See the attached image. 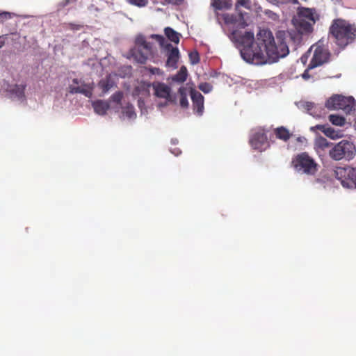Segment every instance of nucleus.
Wrapping results in <instances>:
<instances>
[{
    "instance_id": "1",
    "label": "nucleus",
    "mask_w": 356,
    "mask_h": 356,
    "mask_svg": "<svg viewBox=\"0 0 356 356\" xmlns=\"http://www.w3.org/2000/svg\"><path fill=\"white\" fill-rule=\"evenodd\" d=\"M285 32L278 31L276 38L268 29H261L254 38V33L245 31L243 34L237 30L231 33V38L242 48L241 55L243 60L254 65L277 62L288 55L289 50L285 42Z\"/></svg>"
},
{
    "instance_id": "2",
    "label": "nucleus",
    "mask_w": 356,
    "mask_h": 356,
    "mask_svg": "<svg viewBox=\"0 0 356 356\" xmlns=\"http://www.w3.org/2000/svg\"><path fill=\"white\" fill-rule=\"evenodd\" d=\"M329 33L335 44L341 49L356 40V26L342 19L333 20Z\"/></svg>"
},
{
    "instance_id": "3",
    "label": "nucleus",
    "mask_w": 356,
    "mask_h": 356,
    "mask_svg": "<svg viewBox=\"0 0 356 356\" xmlns=\"http://www.w3.org/2000/svg\"><path fill=\"white\" fill-rule=\"evenodd\" d=\"M318 19V15L314 9L301 8L293 18L292 22L297 31L303 35L313 31V26Z\"/></svg>"
},
{
    "instance_id": "4",
    "label": "nucleus",
    "mask_w": 356,
    "mask_h": 356,
    "mask_svg": "<svg viewBox=\"0 0 356 356\" xmlns=\"http://www.w3.org/2000/svg\"><path fill=\"white\" fill-rule=\"evenodd\" d=\"M356 155L355 145L347 140H342L330 150L329 156L334 161L346 159L350 161Z\"/></svg>"
},
{
    "instance_id": "5",
    "label": "nucleus",
    "mask_w": 356,
    "mask_h": 356,
    "mask_svg": "<svg viewBox=\"0 0 356 356\" xmlns=\"http://www.w3.org/2000/svg\"><path fill=\"white\" fill-rule=\"evenodd\" d=\"M152 44L147 42L145 36L138 35L135 39V46L131 50V54L137 63L144 64L152 54Z\"/></svg>"
},
{
    "instance_id": "6",
    "label": "nucleus",
    "mask_w": 356,
    "mask_h": 356,
    "mask_svg": "<svg viewBox=\"0 0 356 356\" xmlns=\"http://www.w3.org/2000/svg\"><path fill=\"white\" fill-rule=\"evenodd\" d=\"M292 165L298 172L314 175L318 170L317 163L307 152L297 154L292 159Z\"/></svg>"
},
{
    "instance_id": "7",
    "label": "nucleus",
    "mask_w": 356,
    "mask_h": 356,
    "mask_svg": "<svg viewBox=\"0 0 356 356\" xmlns=\"http://www.w3.org/2000/svg\"><path fill=\"white\" fill-rule=\"evenodd\" d=\"M334 176L343 188L356 189V166L337 167L334 170Z\"/></svg>"
},
{
    "instance_id": "8",
    "label": "nucleus",
    "mask_w": 356,
    "mask_h": 356,
    "mask_svg": "<svg viewBox=\"0 0 356 356\" xmlns=\"http://www.w3.org/2000/svg\"><path fill=\"white\" fill-rule=\"evenodd\" d=\"M355 101L353 97H345L341 95H334L325 102V106L329 110H343L349 113L355 109Z\"/></svg>"
},
{
    "instance_id": "9",
    "label": "nucleus",
    "mask_w": 356,
    "mask_h": 356,
    "mask_svg": "<svg viewBox=\"0 0 356 356\" xmlns=\"http://www.w3.org/2000/svg\"><path fill=\"white\" fill-rule=\"evenodd\" d=\"M152 38H155L161 47H165V48L168 51L166 66L174 69L177 68V62L179 58V51L178 48L173 47L172 44L169 43L165 44V40L163 35L153 34L152 35Z\"/></svg>"
},
{
    "instance_id": "10",
    "label": "nucleus",
    "mask_w": 356,
    "mask_h": 356,
    "mask_svg": "<svg viewBox=\"0 0 356 356\" xmlns=\"http://www.w3.org/2000/svg\"><path fill=\"white\" fill-rule=\"evenodd\" d=\"M330 57L328 50L323 46H316L313 57L309 65V68L316 67L327 62Z\"/></svg>"
},
{
    "instance_id": "11",
    "label": "nucleus",
    "mask_w": 356,
    "mask_h": 356,
    "mask_svg": "<svg viewBox=\"0 0 356 356\" xmlns=\"http://www.w3.org/2000/svg\"><path fill=\"white\" fill-rule=\"evenodd\" d=\"M68 90L71 94L80 93L87 97H90L92 95L93 88L90 84L84 83L78 79H74L72 84L69 86Z\"/></svg>"
},
{
    "instance_id": "12",
    "label": "nucleus",
    "mask_w": 356,
    "mask_h": 356,
    "mask_svg": "<svg viewBox=\"0 0 356 356\" xmlns=\"http://www.w3.org/2000/svg\"><path fill=\"white\" fill-rule=\"evenodd\" d=\"M267 136L264 130L259 129L252 135L250 139V143L254 149H260L267 142Z\"/></svg>"
},
{
    "instance_id": "13",
    "label": "nucleus",
    "mask_w": 356,
    "mask_h": 356,
    "mask_svg": "<svg viewBox=\"0 0 356 356\" xmlns=\"http://www.w3.org/2000/svg\"><path fill=\"white\" fill-rule=\"evenodd\" d=\"M152 88L157 97L170 101L171 89L168 86L164 83L154 82L152 83Z\"/></svg>"
},
{
    "instance_id": "14",
    "label": "nucleus",
    "mask_w": 356,
    "mask_h": 356,
    "mask_svg": "<svg viewBox=\"0 0 356 356\" xmlns=\"http://www.w3.org/2000/svg\"><path fill=\"white\" fill-rule=\"evenodd\" d=\"M191 96L194 110H195L199 115H202L204 110L203 95L195 90H191Z\"/></svg>"
},
{
    "instance_id": "15",
    "label": "nucleus",
    "mask_w": 356,
    "mask_h": 356,
    "mask_svg": "<svg viewBox=\"0 0 356 356\" xmlns=\"http://www.w3.org/2000/svg\"><path fill=\"white\" fill-rule=\"evenodd\" d=\"M222 18L226 24H232L242 28L245 26L244 19L241 15L225 14Z\"/></svg>"
},
{
    "instance_id": "16",
    "label": "nucleus",
    "mask_w": 356,
    "mask_h": 356,
    "mask_svg": "<svg viewBox=\"0 0 356 356\" xmlns=\"http://www.w3.org/2000/svg\"><path fill=\"white\" fill-rule=\"evenodd\" d=\"M211 5L216 10H229L232 0H211Z\"/></svg>"
},
{
    "instance_id": "17",
    "label": "nucleus",
    "mask_w": 356,
    "mask_h": 356,
    "mask_svg": "<svg viewBox=\"0 0 356 356\" xmlns=\"http://www.w3.org/2000/svg\"><path fill=\"white\" fill-rule=\"evenodd\" d=\"M115 86V82L111 75L106 76L99 81L98 86L104 94L108 92Z\"/></svg>"
},
{
    "instance_id": "18",
    "label": "nucleus",
    "mask_w": 356,
    "mask_h": 356,
    "mask_svg": "<svg viewBox=\"0 0 356 356\" xmlns=\"http://www.w3.org/2000/svg\"><path fill=\"white\" fill-rule=\"evenodd\" d=\"M92 106L95 112L102 115H105L110 107L109 104L103 100H97L93 102Z\"/></svg>"
},
{
    "instance_id": "19",
    "label": "nucleus",
    "mask_w": 356,
    "mask_h": 356,
    "mask_svg": "<svg viewBox=\"0 0 356 356\" xmlns=\"http://www.w3.org/2000/svg\"><path fill=\"white\" fill-rule=\"evenodd\" d=\"M323 133L328 138L336 140L338 138H341L343 136V134L340 130H335L334 128L331 127H328L327 125L325 130H323Z\"/></svg>"
},
{
    "instance_id": "20",
    "label": "nucleus",
    "mask_w": 356,
    "mask_h": 356,
    "mask_svg": "<svg viewBox=\"0 0 356 356\" xmlns=\"http://www.w3.org/2000/svg\"><path fill=\"white\" fill-rule=\"evenodd\" d=\"M164 33L166 37L168 38V40H170L171 42H173L176 44H178L179 42L181 34L175 31L172 28H165Z\"/></svg>"
},
{
    "instance_id": "21",
    "label": "nucleus",
    "mask_w": 356,
    "mask_h": 356,
    "mask_svg": "<svg viewBox=\"0 0 356 356\" xmlns=\"http://www.w3.org/2000/svg\"><path fill=\"white\" fill-rule=\"evenodd\" d=\"M276 137L284 141H287L291 136L289 131L284 127H280L275 130Z\"/></svg>"
},
{
    "instance_id": "22",
    "label": "nucleus",
    "mask_w": 356,
    "mask_h": 356,
    "mask_svg": "<svg viewBox=\"0 0 356 356\" xmlns=\"http://www.w3.org/2000/svg\"><path fill=\"white\" fill-rule=\"evenodd\" d=\"M302 106L312 116L315 118H320L321 115L317 113L318 110L317 105L312 102H304Z\"/></svg>"
},
{
    "instance_id": "23",
    "label": "nucleus",
    "mask_w": 356,
    "mask_h": 356,
    "mask_svg": "<svg viewBox=\"0 0 356 356\" xmlns=\"http://www.w3.org/2000/svg\"><path fill=\"white\" fill-rule=\"evenodd\" d=\"M26 88V85L24 84H15L12 88L10 89V92L13 95H15L19 99H22L25 97L24 90Z\"/></svg>"
},
{
    "instance_id": "24",
    "label": "nucleus",
    "mask_w": 356,
    "mask_h": 356,
    "mask_svg": "<svg viewBox=\"0 0 356 356\" xmlns=\"http://www.w3.org/2000/svg\"><path fill=\"white\" fill-rule=\"evenodd\" d=\"M187 76V69L185 66H182L178 72L172 77V80L178 83H184L186 80Z\"/></svg>"
},
{
    "instance_id": "25",
    "label": "nucleus",
    "mask_w": 356,
    "mask_h": 356,
    "mask_svg": "<svg viewBox=\"0 0 356 356\" xmlns=\"http://www.w3.org/2000/svg\"><path fill=\"white\" fill-rule=\"evenodd\" d=\"M186 92L187 89L184 87H181L179 89V94L180 95L179 104L182 108H187L188 106Z\"/></svg>"
},
{
    "instance_id": "26",
    "label": "nucleus",
    "mask_w": 356,
    "mask_h": 356,
    "mask_svg": "<svg viewBox=\"0 0 356 356\" xmlns=\"http://www.w3.org/2000/svg\"><path fill=\"white\" fill-rule=\"evenodd\" d=\"M329 120L332 124L336 126H343L346 123V120L343 117L334 114L329 115Z\"/></svg>"
},
{
    "instance_id": "27",
    "label": "nucleus",
    "mask_w": 356,
    "mask_h": 356,
    "mask_svg": "<svg viewBox=\"0 0 356 356\" xmlns=\"http://www.w3.org/2000/svg\"><path fill=\"white\" fill-rule=\"evenodd\" d=\"M331 145L332 143L323 136L317 138L315 142V145L322 150L329 147Z\"/></svg>"
},
{
    "instance_id": "28",
    "label": "nucleus",
    "mask_w": 356,
    "mask_h": 356,
    "mask_svg": "<svg viewBox=\"0 0 356 356\" xmlns=\"http://www.w3.org/2000/svg\"><path fill=\"white\" fill-rule=\"evenodd\" d=\"M122 114L129 119L134 118L136 115L132 105H127L124 107L122 108Z\"/></svg>"
},
{
    "instance_id": "29",
    "label": "nucleus",
    "mask_w": 356,
    "mask_h": 356,
    "mask_svg": "<svg viewBox=\"0 0 356 356\" xmlns=\"http://www.w3.org/2000/svg\"><path fill=\"white\" fill-rule=\"evenodd\" d=\"M184 0H161L163 5L181 6L184 3Z\"/></svg>"
},
{
    "instance_id": "30",
    "label": "nucleus",
    "mask_w": 356,
    "mask_h": 356,
    "mask_svg": "<svg viewBox=\"0 0 356 356\" xmlns=\"http://www.w3.org/2000/svg\"><path fill=\"white\" fill-rule=\"evenodd\" d=\"M189 58L192 64H197L200 62V56L197 51H193L189 54Z\"/></svg>"
},
{
    "instance_id": "31",
    "label": "nucleus",
    "mask_w": 356,
    "mask_h": 356,
    "mask_svg": "<svg viewBox=\"0 0 356 356\" xmlns=\"http://www.w3.org/2000/svg\"><path fill=\"white\" fill-rule=\"evenodd\" d=\"M13 14L9 12L0 11V23H3L5 21L12 18Z\"/></svg>"
},
{
    "instance_id": "32",
    "label": "nucleus",
    "mask_w": 356,
    "mask_h": 356,
    "mask_svg": "<svg viewBox=\"0 0 356 356\" xmlns=\"http://www.w3.org/2000/svg\"><path fill=\"white\" fill-rule=\"evenodd\" d=\"M128 1L129 3L138 7H144L148 3V0H128Z\"/></svg>"
},
{
    "instance_id": "33",
    "label": "nucleus",
    "mask_w": 356,
    "mask_h": 356,
    "mask_svg": "<svg viewBox=\"0 0 356 356\" xmlns=\"http://www.w3.org/2000/svg\"><path fill=\"white\" fill-rule=\"evenodd\" d=\"M122 97H123L122 92H117L111 95V99L113 102L120 104L122 101Z\"/></svg>"
},
{
    "instance_id": "34",
    "label": "nucleus",
    "mask_w": 356,
    "mask_h": 356,
    "mask_svg": "<svg viewBox=\"0 0 356 356\" xmlns=\"http://www.w3.org/2000/svg\"><path fill=\"white\" fill-rule=\"evenodd\" d=\"M199 88L204 93H208L211 90L212 86L208 83H203L199 86Z\"/></svg>"
},
{
    "instance_id": "35",
    "label": "nucleus",
    "mask_w": 356,
    "mask_h": 356,
    "mask_svg": "<svg viewBox=\"0 0 356 356\" xmlns=\"http://www.w3.org/2000/svg\"><path fill=\"white\" fill-rule=\"evenodd\" d=\"M250 0H237V2L236 3V7L238 6H243L244 8H250Z\"/></svg>"
},
{
    "instance_id": "36",
    "label": "nucleus",
    "mask_w": 356,
    "mask_h": 356,
    "mask_svg": "<svg viewBox=\"0 0 356 356\" xmlns=\"http://www.w3.org/2000/svg\"><path fill=\"white\" fill-rule=\"evenodd\" d=\"M327 125L326 124H317L314 127H310V131L312 132H315L316 130H320L323 132V130H325Z\"/></svg>"
},
{
    "instance_id": "37",
    "label": "nucleus",
    "mask_w": 356,
    "mask_h": 356,
    "mask_svg": "<svg viewBox=\"0 0 356 356\" xmlns=\"http://www.w3.org/2000/svg\"><path fill=\"white\" fill-rule=\"evenodd\" d=\"M149 72L152 74H161L162 73L161 70L158 67H149L147 68Z\"/></svg>"
},
{
    "instance_id": "38",
    "label": "nucleus",
    "mask_w": 356,
    "mask_h": 356,
    "mask_svg": "<svg viewBox=\"0 0 356 356\" xmlns=\"http://www.w3.org/2000/svg\"><path fill=\"white\" fill-rule=\"evenodd\" d=\"M70 27L71 29L72 30H80L81 29V25H76V24H70Z\"/></svg>"
},
{
    "instance_id": "39",
    "label": "nucleus",
    "mask_w": 356,
    "mask_h": 356,
    "mask_svg": "<svg viewBox=\"0 0 356 356\" xmlns=\"http://www.w3.org/2000/svg\"><path fill=\"white\" fill-rule=\"evenodd\" d=\"M279 1H281L282 3H292L294 4L298 3V0H279Z\"/></svg>"
},
{
    "instance_id": "40",
    "label": "nucleus",
    "mask_w": 356,
    "mask_h": 356,
    "mask_svg": "<svg viewBox=\"0 0 356 356\" xmlns=\"http://www.w3.org/2000/svg\"><path fill=\"white\" fill-rule=\"evenodd\" d=\"M152 1H153V3H157V2H156V1H154V0H152Z\"/></svg>"
}]
</instances>
